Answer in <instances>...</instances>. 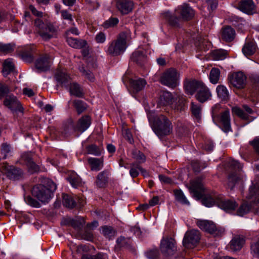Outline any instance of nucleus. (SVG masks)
I'll return each instance as SVG.
<instances>
[{
  "mask_svg": "<svg viewBox=\"0 0 259 259\" xmlns=\"http://www.w3.org/2000/svg\"><path fill=\"white\" fill-rule=\"evenodd\" d=\"M259 191V178L257 179V182L254 181L252 185L249 189V194L247 196L248 199H252L255 197V201L252 203L249 204L246 202H243L237 211V214L239 216H243L244 214L248 213L252 207L259 214V198H257L256 195Z\"/></svg>",
  "mask_w": 259,
  "mask_h": 259,
  "instance_id": "f257e3e1",
  "label": "nucleus"
},
{
  "mask_svg": "<svg viewBox=\"0 0 259 259\" xmlns=\"http://www.w3.org/2000/svg\"><path fill=\"white\" fill-rule=\"evenodd\" d=\"M56 184L51 180L47 181L46 186L37 185L33 187L32 195L42 203H48L52 198L56 190Z\"/></svg>",
  "mask_w": 259,
  "mask_h": 259,
  "instance_id": "f03ea898",
  "label": "nucleus"
},
{
  "mask_svg": "<svg viewBox=\"0 0 259 259\" xmlns=\"http://www.w3.org/2000/svg\"><path fill=\"white\" fill-rule=\"evenodd\" d=\"M36 32L43 40L48 41L56 37L57 27L50 22L44 23L41 19H36L34 23Z\"/></svg>",
  "mask_w": 259,
  "mask_h": 259,
  "instance_id": "7ed1b4c3",
  "label": "nucleus"
},
{
  "mask_svg": "<svg viewBox=\"0 0 259 259\" xmlns=\"http://www.w3.org/2000/svg\"><path fill=\"white\" fill-rule=\"evenodd\" d=\"M130 33L129 30L120 33L117 39L109 44L107 53L113 56L122 54L126 48V40L130 36Z\"/></svg>",
  "mask_w": 259,
  "mask_h": 259,
  "instance_id": "20e7f679",
  "label": "nucleus"
},
{
  "mask_svg": "<svg viewBox=\"0 0 259 259\" xmlns=\"http://www.w3.org/2000/svg\"><path fill=\"white\" fill-rule=\"evenodd\" d=\"M152 130L159 138H161L172 133V125L165 116L160 115L155 120Z\"/></svg>",
  "mask_w": 259,
  "mask_h": 259,
  "instance_id": "39448f33",
  "label": "nucleus"
},
{
  "mask_svg": "<svg viewBox=\"0 0 259 259\" xmlns=\"http://www.w3.org/2000/svg\"><path fill=\"white\" fill-rule=\"evenodd\" d=\"M180 77V73L177 70L170 68L162 73L160 78V82L163 85L174 89L179 84Z\"/></svg>",
  "mask_w": 259,
  "mask_h": 259,
  "instance_id": "423d86ee",
  "label": "nucleus"
},
{
  "mask_svg": "<svg viewBox=\"0 0 259 259\" xmlns=\"http://www.w3.org/2000/svg\"><path fill=\"white\" fill-rule=\"evenodd\" d=\"M220 108L219 104H216L212 107V117L213 120L219 119L223 126V130L227 133L231 131L230 112L228 109L225 110L221 113L219 117V112Z\"/></svg>",
  "mask_w": 259,
  "mask_h": 259,
  "instance_id": "0eeeda50",
  "label": "nucleus"
},
{
  "mask_svg": "<svg viewBox=\"0 0 259 259\" xmlns=\"http://www.w3.org/2000/svg\"><path fill=\"white\" fill-rule=\"evenodd\" d=\"M197 225L200 229L209 233L214 237L222 236L224 233V229L217 227L212 221L200 220L197 222Z\"/></svg>",
  "mask_w": 259,
  "mask_h": 259,
  "instance_id": "6e6552de",
  "label": "nucleus"
},
{
  "mask_svg": "<svg viewBox=\"0 0 259 259\" xmlns=\"http://www.w3.org/2000/svg\"><path fill=\"white\" fill-rule=\"evenodd\" d=\"M228 80L230 86L239 90L244 89L247 83L246 76L241 71L233 72L229 75Z\"/></svg>",
  "mask_w": 259,
  "mask_h": 259,
  "instance_id": "1a4fd4ad",
  "label": "nucleus"
},
{
  "mask_svg": "<svg viewBox=\"0 0 259 259\" xmlns=\"http://www.w3.org/2000/svg\"><path fill=\"white\" fill-rule=\"evenodd\" d=\"M160 249L165 256L174 255L177 251L176 241L170 237H163L161 240Z\"/></svg>",
  "mask_w": 259,
  "mask_h": 259,
  "instance_id": "9d476101",
  "label": "nucleus"
},
{
  "mask_svg": "<svg viewBox=\"0 0 259 259\" xmlns=\"http://www.w3.org/2000/svg\"><path fill=\"white\" fill-rule=\"evenodd\" d=\"M230 167L234 170L235 171L231 173L228 176V182L227 184L228 187L230 190H233L235 185L240 180V177L238 176L236 171L240 170L242 168L240 164L236 160H231L229 162Z\"/></svg>",
  "mask_w": 259,
  "mask_h": 259,
  "instance_id": "9b49d317",
  "label": "nucleus"
},
{
  "mask_svg": "<svg viewBox=\"0 0 259 259\" xmlns=\"http://www.w3.org/2000/svg\"><path fill=\"white\" fill-rule=\"evenodd\" d=\"M200 238V233L198 230L188 231L185 234L183 241V245L186 248H192L197 244Z\"/></svg>",
  "mask_w": 259,
  "mask_h": 259,
  "instance_id": "f8f14e48",
  "label": "nucleus"
},
{
  "mask_svg": "<svg viewBox=\"0 0 259 259\" xmlns=\"http://www.w3.org/2000/svg\"><path fill=\"white\" fill-rule=\"evenodd\" d=\"M4 104L13 113L17 112L23 113V108L17 98L14 95L7 96L4 100Z\"/></svg>",
  "mask_w": 259,
  "mask_h": 259,
  "instance_id": "ddd939ff",
  "label": "nucleus"
},
{
  "mask_svg": "<svg viewBox=\"0 0 259 259\" xmlns=\"http://www.w3.org/2000/svg\"><path fill=\"white\" fill-rule=\"evenodd\" d=\"M117 10L122 15H127L132 12L134 8L133 0H113Z\"/></svg>",
  "mask_w": 259,
  "mask_h": 259,
  "instance_id": "4468645a",
  "label": "nucleus"
},
{
  "mask_svg": "<svg viewBox=\"0 0 259 259\" xmlns=\"http://www.w3.org/2000/svg\"><path fill=\"white\" fill-rule=\"evenodd\" d=\"M190 191L193 193V196L198 199L202 196V193L204 188L200 178H197L190 182Z\"/></svg>",
  "mask_w": 259,
  "mask_h": 259,
  "instance_id": "2eb2a0df",
  "label": "nucleus"
},
{
  "mask_svg": "<svg viewBox=\"0 0 259 259\" xmlns=\"http://www.w3.org/2000/svg\"><path fill=\"white\" fill-rule=\"evenodd\" d=\"M3 167L5 170L7 176L10 179L15 181L22 178L23 172L21 169L12 165H9L7 163H4Z\"/></svg>",
  "mask_w": 259,
  "mask_h": 259,
  "instance_id": "dca6fc26",
  "label": "nucleus"
},
{
  "mask_svg": "<svg viewBox=\"0 0 259 259\" xmlns=\"http://www.w3.org/2000/svg\"><path fill=\"white\" fill-rule=\"evenodd\" d=\"M177 14H179L180 18L184 20L191 19L195 15L194 10L188 4H184L178 7L176 10Z\"/></svg>",
  "mask_w": 259,
  "mask_h": 259,
  "instance_id": "f3484780",
  "label": "nucleus"
},
{
  "mask_svg": "<svg viewBox=\"0 0 259 259\" xmlns=\"http://www.w3.org/2000/svg\"><path fill=\"white\" fill-rule=\"evenodd\" d=\"M217 205L226 212H231L235 210L238 205L234 200L225 199L220 195L217 200Z\"/></svg>",
  "mask_w": 259,
  "mask_h": 259,
  "instance_id": "a211bd4d",
  "label": "nucleus"
},
{
  "mask_svg": "<svg viewBox=\"0 0 259 259\" xmlns=\"http://www.w3.org/2000/svg\"><path fill=\"white\" fill-rule=\"evenodd\" d=\"M55 78L57 82L64 88H67L69 83L71 81L70 75L65 69H58L57 70Z\"/></svg>",
  "mask_w": 259,
  "mask_h": 259,
  "instance_id": "6ab92c4d",
  "label": "nucleus"
},
{
  "mask_svg": "<svg viewBox=\"0 0 259 259\" xmlns=\"http://www.w3.org/2000/svg\"><path fill=\"white\" fill-rule=\"evenodd\" d=\"M21 160L27 165L30 173H34L39 170V167L33 160L31 154L29 153H23L21 156Z\"/></svg>",
  "mask_w": 259,
  "mask_h": 259,
  "instance_id": "aec40b11",
  "label": "nucleus"
},
{
  "mask_svg": "<svg viewBox=\"0 0 259 259\" xmlns=\"http://www.w3.org/2000/svg\"><path fill=\"white\" fill-rule=\"evenodd\" d=\"M195 97L199 102L203 103L210 100L211 94L209 89L203 83L197 91Z\"/></svg>",
  "mask_w": 259,
  "mask_h": 259,
  "instance_id": "412c9836",
  "label": "nucleus"
},
{
  "mask_svg": "<svg viewBox=\"0 0 259 259\" xmlns=\"http://www.w3.org/2000/svg\"><path fill=\"white\" fill-rule=\"evenodd\" d=\"M51 59L48 55L40 57L35 63L36 69L40 72L46 71L49 69L51 65Z\"/></svg>",
  "mask_w": 259,
  "mask_h": 259,
  "instance_id": "4be33fe9",
  "label": "nucleus"
},
{
  "mask_svg": "<svg viewBox=\"0 0 259 259\" xmlns=\"http://www.w3.org/2000/svg\"><path fill=\"white\" fill-rule=\"evenodd\" d=\"M203 83L202 82L196 80L186 79L184 82L185 92L187 94L192 95L196 91L199 90Z\"/></svg>",
  "mask_w": 259,
  "mask_h": 259,
  "instance_id": "5701e85b",
  "label": "nucleus"
},
{
  "mask_svg": "<svg viewBox=\"0 0 259 259\" xmlns=\"http://www.w3.org/2000/svg\"><path fill=\"white\" fill-rule=\"evenodd\" d=\"M110 172L105 169L100 172L96 177L95 185L98 188H104L108 183Z\"/></svg>",
  "mask_w": 259,
  "mask_h": 259,
  "instance_id": "b1692460",
  "label": "nucleus"
},
{
  "mask_svg": "<svg viewBox=\"0 0 259 259\" xmlns=\"http://www.w3.org/2000/svg\"><path fill=\"white\" fill-rule=\"evenodd\" d=\"M65 88L69 91L71 96H74L78 98H82L84 96L83 89L76 82H72V81H71L69 83L67 88Z\"/></svg>",
  "mask_w": 259,
  "mask_h": 259,
  "instance_id": "393cba45",
  "label": "nucleus"
},
{
  "mask_svg": "<svg viewBox=\"0 0 259 259\" xmlns=\"http://www.w3.org/2000/svg\"><path fill=\"white\" fill-rule=\"evenodd\" d=\"M239 9L248 15H252L255 12V5L252 0H243L239 3Z\"/></svg>",
  "mask_w": 259,
  "mask_h": 259,
  "instance_id": "a878e982",
  "label": "nucleus"
},
{
  "mask_svg": "<svg viewBox=\"0 0 259 259\" xmlns=\"http://www.w3.org/2000/svg\"><path fill=\"white\" fill-rule=\"evenodd\" d=\"M235 31L231 26H227L222 28L221 37L227 42H231L235 37Z\"/></svg>",
  "mask_w": 259,
  "mask_h": 259,
  "instance_id": "bb28decb",
  "label": "nucleus"
},
{
  "mask_svg": "<svg viewBox=\"0 0 259 259\" xmlns=\"http://www.w3.org/2000/svg\"><path fill=\"white\" fill-rule=\"evenodd\" d=\"M130 83L131 90L134 93H138L142 91L147 83L146 80L143 78L130 79Z\"/></svg>",
  "mask_w": 259,
  "mask_h": 259,
  "instance_id": "cd10ccee",
  "label": "nucleus"
},
{
  "mask_svg": "<svg viewBox=\"0 0 259 259\" xmlns=\"http://www.w3.org/2000/svg\"><path fill=\"white\" fill-rule=\"evenodd\" d=\"M91 124V117L89 115H84L78 120L76 128L80 132H83L89 127Z\"/></svg>",
  "mask_w": 259,
  "mask_h": 259,
  "instance_id": "c85d7f7f",
  "label": "nucleus"
},
{
  "mask_svg": "<svg viewBox=\"0 0 259 259\" xmlns=\"http://www.w3.org/2000/svg\"><path fill=\"white\" fill-rule=\"evenodd\" d=\"M88 162L92 171H99L103 167L104 160L102 158L90 157L88 159Z\"/></svg>",
  "mask_w": 259,
  "mask_h": 259,
  "instance_id": "c756f323",
  "label": "nucleus"
},
{
  "mask_svg": "<svg viewBox=\"0 0 259 259\" xmlns=\"http://www.w3.org/2000/svg\"><path fill=\"white\" fill-rule=\"evenodd\" d=\"M220 197V195L217 193H212L205 196L202 199V203L206 207H211L217 205V200Z\"/></svg>",
  "mask_w": 259,
  "mask_h": 259,
  "instance_id": "7c9ffc66",
  "label": "nucleus"
},
{
  "mask_svg": "<svg viewBox=\"0 0 259 259\" xmlns=\"http://www.w3.org/2000/svg\"><path fill=\"white\" fill-rule=\"evenodd\" d=\"M163 15L165 19L169 25L174 27H179V22L181 18L180 17H177L176 14H172L169 12H167L164 13Z\"/></svg>",
  "mask_w": 259,
  "mask_h": 259,
  "instance_id": "2f4dec72",
  "label": "nucleus"
},
{
  "mask_svg": "<svg viewBox=\"0 0 259 259\" xmlns=\"http://www.w3.org/2000/svg\"><path fill=\"white\" fill-rule=\"evenodd\" d=\"M66 38V41L68 44L71 47L75 49H81L85 47L87 42L85 40L82 39H78L74 38L72 37H68Z\"/></svg>",
  "mask_w": 259,
  "mask_h": 259,
  "instance_id": "473e14b6",
  "label": "nucleus"
},
{
  "mask_svg": "<svg viewBox=\"0 0 259 259\" xmlns=\"http://www.w3.org/2000/svg\"><path fill=\"white\" fill-rule=\"evenodd\" d=\"M218 97L222 101H227L230 98V94L227 88L223 85H219L216 89Z\"/></svg>",
  "mask_w": 259,
  "mask_h": 259,
  "instance_id": "72a5a7b5",
  "label": "nucleus"
},
{
  "mask_svg": "<svg viewBox=\"0 0 259 259\" xmlns=\"http://www.w3.org/2000/svg\"><path fill=\"white\" fill-rule=\"evenodd\" d=\"M255 50L256 46L253 41L246 42L242 48V52L246 56L253 55Z\"/></svg>",
  "mask_w": 259,
  "mask_h": 259,
  "instance_id": "f704fd0d",
  "label": "nucleus"
},
{
  "mask_svg": "<svg viewBox=\"0 0 259 259\" xmlns=\"http://www.w3.org/2000/svg\"><path fill=\"white\" fill-rule=\"evenodd\" d=\"M244 242L245 240L243 238L236 236L232 239L230 242V248L234 251L239 250L242 248Z\"/></svg>",
  "mask_w": 259,
  "mask_h": 259,
  "instance_id": "c9c22d12",
  "label": "nucleus"
},
{
  "mask_svg": "<svg viewBox=\"0 0 259 259\" xmlns=\"http://www.w3.org/2000/svg\"><path fill=\"white\" fill-rule=\"evenodd\" d=\"M15 49L14 43L4 44L0 42V54L6 55L13 52Z\"/></svg>",
  "mask_w": 259,
  "mask_h": 259,
  "instance_id": "e433bc0d",
  "label": "nucleus"
},
{
  "mask_svg": "<svg viewBox=\"0 0 259 259\" xmlns=\"http://www.w3.org/2000/svg\"><path fill=\"white\" fill-rule=\"evenodd\" d=\"M73 105L75 107L78 114H80L88 108V105L83 101L75 100L73 101Z\"/></svg>",
  "mask_w": 259,
  "mask_h": 259,
  "instance_id": "4c0bfd02",
  "label": "nucleus"
},
{
  "mask_svg": "<svg viewBox=\"0 0 259 259\" xmlns=\"http://www.w3.org/2000/svg\"><path fill=\"white\" fill-rule=\"evenodd\" d=\"M176 200L183 205H189L190 202L181 190H174Z\"/></svg>",
  "mask_w": 259,
  "mask_h": 259,
  "instance_id": "58836bf2",
  "label": "nucleus"
},
{
  "mask_svg": "<svg viewBox=\"0 0 259 259\" xmlns=\"http://www.w3.org/2000/svg\"><path fill=\"white\" fill-rule=\"evenodd\" d=\"M14 68V65L11 59H6L3 64V73L6 76L10 74Z\"/></svg>",
  "mask_w": 259,
  "mask_h": 259,
  "instance_id": "ea45409f",
  "label": "nucleus"
},
{
  "mask_svg": "<svg viewBox=\"0 0 259 259\" xmlns=\"http://www.w3.org/2000/svg\"><path fill=\"white\" fill-rule=\"evenodd\" d=\"M173 99L171 93L168 92H163L160 96V102L164 105L171 104Z\"/></svg>",
  "mask_w": 259,
  "mask_h": 259,
  "instance_id": "a19ab883",
  "label": "nucleus"
},
{
  "mask_svg": "<svg viewBox=\"0 0 259 259\" xmlns=\"http://www.w3.org/2000/svg\"><path fill=\"white\" fill-rule=\"evenodd\" d=\"M146 56L143 52L137 51L132 54L131 59L135 62L141 64L145 60Z\"/></svg>",
  "mask_w": 259,
  "mask_h": 259,
  "instance_id": "79ce46f5",
  "label": "nucleus"
},
{
  "mask_svg": "<svg viewBox=\"0 0 259 259\" xmlns=\"http://www.w3.org/2000/svg\"><path fill=\"white\" fill-rule=\"evenodd\" d=\"M220 70L217 68H212L209 73L210 81L213 84H217L220 79Z\"/></svg>",
  "mask_w": 259,
  "mask_h": 259,
  "instance_id": "37998d69",
  "label": "nucleus"
},
{
  "mask_svg": "<svg viewBox=\"0 0 259 259\" xmlns=\"http://www.w3.org/2000/svg\"><path fill=\"white\" fill-rule=\"evenodd\" d=\"M191 110L193 116L199 121L201 118V107L200 105L192 102L191 104Z\"/></svg>",
  "mask_w": 259,
  "mask_h": 259,
  "instance_id": "c03bdc74",
  "label": "nucleus"
},
{
  "mask_svg": "<svg viewBox=\"0 0 259 259\" xmlns=\"http://www.w3.org/2000/svg\"><path fill=\"white\" fill-rule=\"evenodd\" d=\"M84 224L85 221L83 218H78L76 220H72L70 222V225L78 231L82 229Z\"/></svg>",
  "mask_w": 259,
  "mask_h": 259,
  "instance_id": "a18cd8bd",
  "label": "nucleus"
},
{
  "mask_svg": "<svg viewBox=\"0 0 259 259\" xmlns=\"http://www.w3.org/2000/svg\"><path fill=\"white\" fill-rule=\"evenodd\" d=\"M62 197L63 204L65 207L69 208H72L75 207L76 203L72 197L65 194H63Z\"/></svg>",
  "mask_w": 259,
  "mask_h": 259,
  "instance_id": "49530a36",
  "label": "nucleus"
},
{
  "mask_svg": "<svg viewBox=\"0 0 259 259\" xmlns=\"http://www.w3.org/2000/svg\"><path fill=\"white\" fill-rule=\"evenodd\" d=\"M116 243L117 246L120 248H128L131 245V240L130 238H125L124 237L120 236L116 240Z\"/></svg>",
  "mask_w": 259,
  "mask_h": 259,
  "instance_id": "de8ad7c7",
  "label": "nucleus"
},
{
  "mask_svg": "<svg viewBox=\"0 0 259 259\" xmlns=\"http://www.w3.org/2000/svg\"><path fill=\"white\" fill-rule=\"evenodd\" d=\"M132 157L138 161L139 164L144 163L146 160V156L140 151L134 150L132 151Z\"/></svg>",
  "mask_w": 259,
  "mask_h": 259,
  "instance_id": "09e8293b",
  "label": "nucleus"
},
{
  "mask_svg": "<svg viewBox=\"0 0 259 259\" xmlns=\"http://www.w3.org/2000/svg\"><path fill=\"white\" fill-rule=\"evenodd\" d=\"M101 231L104 236L109 239L115 235V231L111 227L103 226L101 228Z\"/></svg>",
  "mask_w": 259,
  "mask_h": 259,
  "instance_id": "8fccbe9b",
  "label": "nucleus"
},
{
  "mask_svg": "<svg viewBox=\"0 0 259 259\" xmlns=\"http://www.w3.org/2000/svg\"><path fill=\"white\" fill-rule=\"evenodd\" d=\"M87 150L88 154L95 156H99L102 153V149L94 144L87 146Z\"/></svg>",
  "mask_w": 259,
  "mask_h": 259,
  "instance_id": "3c124183",
  "label": "nucleus"
},
{
  "mask_svg": "<svg viewBox=\"0 0 259 259\" xmlns=\"http://www.w3.org/2000/svg\"><path fill=\"white\" fill-rule=\"evenodd\" d=\"M130 170V175L133 178L137 177L139 175V171L141 170V166L138 163H132Z\"/></svg>",
  "mask_w": 259,
  "mask_h": 259,
  "instance_id": "603ef678",
  "label": "nucleus"
},
{
  "mask_svg": "<svg viewBox=\"0 0 259 259\" xmlns=\"http://www.w3.org/2000/svg\"><path fill=\"white\" fill-rule=\"evenodd\" d=\"M67 179L74 188H77L81 185V180L76 175H72Z\"/></svg>",
  "mask_w": 259,
  "mask_h": 259,
  "instance_id": "864d4df0",
  "label": "nucleus"
},
{
  "mask_svg": "<svg viewBox=\"0 0 259 259\" xmlns=\"http://www.w3.org/2000/svg\"><path fill=\"white\" fill-rule=\"evenodd\" d=\"M250 252L253 257L259 259V240L251 244Z\"/></svg>",
  "mask_w": 259,
  "mask_h": 259,
  "instance_id": "5fc2aeb1",
  "label": "nucleus"
},
{
  "mask_svg": "<svg viewBox=\"0 0 259 259\" xmlns=\"http://www.w3.org/2000/svg\"><path fill=\"white\" fill-rule=\"evenodd\" d=\"M118 23L119 19L117 18L111 17L104 22L103 26L105 28H109L114 27Z\"/></svg>",
  "mask_w": 259,
  "mask_h": 259,
  "instance_id": "6e6d98bb",
  "label": "nucleus"
},
{
  "mask_svg": "<svg viewBox=\"0 0 259 259\" xmlns=\"http://www.w3.org/2000/svg\"><path fill=\"white\" fill-rule=\"evenodd\" d=\"M79 70L82 73V75H83L90 81H94L95 77L93 73L89 70H86L83 66L79 67Z\"/></svg>",
  "mask_w": 259,
  "mask_h": 259,
  "instance_id": "4d7b16f0",
  "label": "nucleus"
},
{
  "mask_svg": "<svg viewBox=\"0 0 259 259\" xmlns=\"http://www.w3.org/2000/svg\"><path fill=\"white\" fill-rule=\"evenodd\" d=\"M106 258L105 254L100 253L96 255L84 254L82 255L81 259H106Z\"/></svg>",
  "mask_w": 259,
  "mask_h": 259,
  "instance_id": "13d9d810",
  "label": "nucleus"
},
{
  "mask_svg": "<svg viewBox=\"0 0 259 259\" xmlns=\"http://www.w3.org/2000/svg\"><path fill=\"white\" fill-rule=\"evenodd\" d=\"M233 113L237 115L239 117L245 119L248 117V115L240 108L237 107H233L232 109Z\"/></svg>",
  "mask_w": 259,
  "mask_h": 259,
  "instance_id": "bf43d9fd",
  "label": "nucleus"
},
{
  "mask_svg": "<svg viewBox=\"0 0 259 259\" xmlns=\"http://www.w3.org/2000/svg\"><path fill=\"white\" fill-rule=\"evenodd\" d=\"M227 54V51L223 50H217L213 53L214 58L217 60L224 59L226 58Z\"/></svg>",
  "mask_w": 259,
  "mask_h": 259,
  "instance_id": "052dcab7",
  "label": "nucleus"
},
{
  "mask_svg": "<svg viewBox=\"0 0 259 259\" xmlns=\"http://www.w3.org/2000/svg\"><path fill=\"white\" fill-rule=\"evenodd\" d=\"M11 151V147L7 143H3L1 146V153L4 158H6L8 154Z\"/></svg>",
  "mask_w": 259,
  "mask_h": 259,
  "instance_id": "680f3d73",
  "label": "nucleus"
},
{
  "mask_svg": "<svg viewBox=\"0 0 259 259\" xmlns=\"http://www.w3.org/2000/svg\"><path fill=\"white\" fill-rule=\"evenodd\" d=\"M249 144L252 146L256 154L259 156V137H256L253 140L249 141Z\"/></svg>",
  "mask_w": 259,
  "mask_h": 259,
  "instance_id": "e2e57ef3",
  "label": "nucleus"
},
{
  "mask_svg": "<svg viewBox=\"0 0 259 259\" xmlns=\"http://www.w3.org/2000/svg\"><path fill=\"white\" fill-rule=\"evenodd\" d=\"M184 102L185 99L184 98H180L178 103L175 105L174 109L178 112L184 111L185 109Z\"/></svg>",
  "mask_w": 259,
  "mask_h": 259,
  "instance_id": "0e129e2a",
  "label": "nucleus"
},
{
  "mask_svg": "<svg viewBox=\"0 0 259 259\" xmlns=\"http://www.w3.org/2000/svg\"><path fill=\"white\" fill-rule=\"evenodd\" d=\"M25 202L28 204H29V205H30L31 206L36 207V208H38L40 206V204L39 202H38L37 201H36V200H35L34 199H33V198H32L30 196H27L25 198Z\"/></svg>",
  "mask_w": 259,
  "mask_h": 259,
  "instance_id": "69168bd1",
  "label": "nucleus"
},
{
  "mask_svg": "<svg viewBox=\"0 0 259 259\" xmlns=\"http://www.w3.org/2000/svg\"><path fill=\"white\" fill-rule=\"evenodd\" d=\"M159 255L157 249L150 250L146 252V256L149 259H156Z\"/></svg>",
  "mask_w": 259,
  "mask_h": 259,
  "instance_id": "338daca9",
  "label": "nucleus"
},
{
  "mask_svg": "<svg viewBox=\"0 0 259 259\" xmlns=\"http://www.w3.org/2000/svg\"><path fill=\"white\" fill-rule=\"evenodd\" d=\"M65 34L66 37H71V34L78 35L79 34V32L76 27H72L67 30L65 31Z\"/></svg>",
  "mask_w": 259,
  "mask_h": 259,
  "instance_id": "774afa93",
  "label": "nucleus"
}]
</instances>
